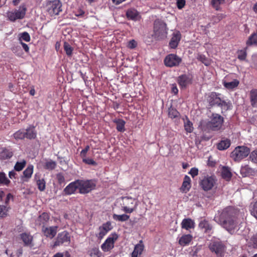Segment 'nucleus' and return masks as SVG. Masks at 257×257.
Listing matches in <instances>:
<instances>
[{
	"label": "nucleus",
	"mask_w": 257,
	"mask_h": 257,
	"mask_svg": "<svg viewBox=\"0 0 257 257\" xmlns=\"http://www.w3.org/2000/svg\"><path fill=\"white\" fill-rule=\"evenodd\" d=\"M100 254L98 248H93L90 251V255L91 257H100Z\"/></svg>",
	"instance_id": "50"
},
{
	"label": "nucleus",
	"mask_w": 257,
	"mask_h": 257,
	"mask_svg": "<svg viewBox=\"0 0 257 257\" xmlns=\"http://www.w3.org/2000/svg\"><path fill=\"white\" fill-rule=\"evenodd\" d=\"M21 44L22 45L23 49L24 50L27 52L28 53L29 51V47H28V45L23 43V42H20Z\"/></svg>",
	"instance_id": "62"
},
{
	"label": "nucleus",
	"mask_w": 257,
	"mask_h": 257,
	"mask_svg": "<svg viewBox=\"0 0 257 257\" xmlns=\"http://www.w3.org/2000/svg\"><path fill=\"white\" fill-rule=\"evenodd\" d=\"M26 164V162L25 160H22L21 162H18L16 164L14 169L16 171H20L23 170Z\"/></svg>",
	"instance_id": "42"
},
{
	"label": "nucleus",
	"mask_w": 257,
	"mask_h": 257,
	"mask_svg": "<svg viewBox=\"0 0 257 257\" xmlns=\"http://www.w3.org/2000/svg\"><path fill=\"white\" fill-rule=\"evenodd\" d=\"M181 62V59L175 54H169L167 56L164 60L166 66L170 67L177 66Z\"/></svg>",
	"instance_id": "13"
},
{
	"label": "nucleus",
	"mask_w": 257,
	"mask_h": 257,
	"mask_svg": "<svg viewBox=\"0 0 257 257\" xmlns=\"http://www.w3.org/2000/svg\"><path fill=\"white\" fill-rule=\"evenodd\" d=\"M116 124V129L118 131L120 132H123L125 131L124 125L125 121L121 119H118L115 121Z\"/></svg>",
	"instance_id": "37"
},
{
	"label": "nucleus",
	"mask_w": 257,
	"mask_h": 257,
	"mask_svg": "<svg viewBox=\"0 0 257 257\" xmlns=\"http://www.w3.org/2000/svg\"><path fill=\"white\" fill-rule=\"evenodd\" d=\"M218 106H219L221 108L222 111L223 110L226 111L228 109H231V103L229 101H226L225 100L221 99L220 104H219Z\"/></svg>",
	"instance_id": "38"
},
{
	"label": "nucleus",
	"mask_w": 257,
	"mask_h": 257,
	"mask_svg": "<svg viewBox=\"0 0 257 257\" xmlns=\"http://www.w3.org/2000/svg\"><path fill=\"white\" fill-rule=\"evenodd\" d=\"M50 218L49 215L46 213H43L36 220V224L39 225L45 226Z\"/></svg>",
	"instance_id": "23"
},
{
	"label": "nucleus",
	"mask_w": 257,
	"mask_h": 257,
	"mask_svg": "<svg viewBox=\"0 0 257 257\" xmlns=\"http://www.w3.org/2000/svg\"><path fill=\"white\" fill-rule=\"evenodd\" d=\"M34 166L32 165H29L23 172V178L24 181H28L32 176L33 173Z\"/></svg>",
	"instance_id": "29"
},
{
	"label": "nucleus",
	"mask_w": 257,
	"mask_h": 257,
	"mask_svg": "<svg viewBox=\"0 0 257 257\" xmlns=\"http://www.w3.org/2000/svg\"><path fill=\"white\" fill-rule=\"evenodd\" d=\"M10 181L7 178L6 174L4 173H0V184L8 185Z\"/></svg>",
	"instance_id": "47"
},
{
	"label": "nucleus",
	"mask_w": 257,
	"mask_h": 257,
	"mask_svg": "<svg viewBox=\"0 0 257 257\" xmlns=\"http://www.w3.org/2000/svg\"><path fill=\"white\" fill-rule=\"evenodd\" d=\"M112 217L113 219L116 221H125L129 219L130 216L126 214H123L121 215H117L116 214H114L113 215Z\"/></svg>",
	"instance_id": "36"
},
{
	"label": "nucleus",
	"mask_w": 257,
	"mask_h": 257,
	"mask_svg": "<svg viewBox=\"0 0 257 257\" xmlns=\"http://www.w3.org/2000/svg\"><path fill=\"white\" fill-rule=\"evenodd\" d=\"M79 193L86 194L94 189L96 182L93 180H78Z\"/></svg>",
	"instance_id": "6"
},
{
	"label": "nucleus",
	"mask_w": 257,
	"mask_h": 257,
	"mask_svg": "<svg viewBox=\"0 0 257 257\" xmlns=\"http://www.w3.org/2000/svg\"><path fill=\"white\" fill-rule=\"evenodd\" d=\"M221 175L223 178L229 180L232 176L230 169L227 167H222L221 169Z\"/></svg>",
	"instance_id": "32"
},
{
	"label": "nucleus",
	"mask_w": 257,
	"mask_h": 257,
	"mask_svg": "<svg viewBox=\"0 0 257 257\" xmlns=\"http://www.w3.org/2000/svg\"><path fill=\"white\" fill-rule=\"evenodd\" d=\"M126 15L128 19L137 21L139 18V14L137 10L134 9L128 10L126 13Z\"/></svg>",
	"instance_id": "26"
},
{
	"label": "nucleus",
	"mask_w": 257,
	"mask_h": 257,
	"mask_svg": "<svg viewBox=\"0 0 257 257\" xmlns=\"http://www.w3.org/2000/svg\"><path fill=\"white\" fill-rule=\"evenodd\" d=\"M9 208L4 205H0V218H3L8 215Z\"/></svg>",
	"instance_id": "48"
},
{
	"label": "nucleus",
	"mask_w": 257,
	"mask_h": 257,
	"mask_svg": "<svg viewBox=\"0 0 257 257\" xmlns=\"http://www.w3.org/2000/svg\"><path fill=\"white\" fill-rule=\"evenodd\" d=\"M47 12L51 17L58 15L62 10V4L59 0L47 1L46 4Z\"/></svg>",
	"instance_id": "4"
},
{
	"label": "nucleus",
	"mask_w": 257,
	"mask_h": 257,
	"mask_svg": "<svg viewBox=\"0 0 257 257\" xmlns=\"http://www.w3.org/2000/svg\"><path fill=\"white\" fill-rule=\"evenodd\" d=\"M191 188V179L190 178L186 175L183 180L182 185L180 188L181 191L183 192L186 193Z\"/></svg>",
	"instance_id": "22"
},
{
	"label": "nucleus",
	"mask_w": 257,
	"mask_h": 257,
	"mask_svg": "<svg viewBox=\"0 0 257 257\" xmlns=\"http://www.w3.org/2000/svg\"><path fill=\"white\" fill-rule=\"evenodd\" d=\"M16 175V173L14 171H10L9 173V176L10 178H13L15 177V175Z\"/></svg>",
	"instance_id": "64"
},
{
	"label": "nucleus",
	"mask_w": 257,
	"mask_h": 257,
	"mask_svg": "<svg viewBox=\"0 0 257 257\" xmlns=\"http://www.w3.org/2000/svg\"><path fill=\"white\" fill-rule=\"evenodd\" d=\"M192 125V123L188 119H186V120L184 122V127L187 132L191 133L193 131V127Z\"/></svg>",
	"instance_id": "44"
},
{
	"label": "nucleus",
	"mask_w": 257,
	"mask_h": 257,
	"mask_svg": "<svg viewBox=\"0 0 257 257\" xmlns=\"http://www.w3.org/2000/svg\"><path fill=\"white\" fill-rule=\"evenodd\" d=\"M177 82L181 88H185L191 83V78L189 76L186 74L182 75L178 77Z\"/></svg>",
	"instance_id": "17"
},
{
	"label": "nucleus",
	"mask_w": 257,
	"mask_h": 257,
	"mask_svg": "<svg viewBox=\"0 0 257 257\" xmlns=\"http://www.w3.org/2000/svg\"><path fill=\"white\" fill-rule=\"evenodd\" d=\"M19 41L20 42H22L23 40L26 42H29L30 41V36L27 32H23L19 35Z\"/></svg>",
	"instance_id": "46"
},
{
	"label": "nucleus",
	"mask_w": 257,
	"mask_h": 257,
	"mask_svg": "<svg viewBox=\"0 0 257 257\" xmlns=\"http://www.w3.org/2000/svg\"><path fill=\"white\" fill-rule=\"evenodd\" d=\"M199 227L200 229H203L205 233L212 232V226L205 219H203L200 222Z\"/></svg>",
	"instance_id": "20"
},
{
	"label": "nucleus",
	"mask_w": 257,
	"mask_h": 257,
	"mask_svg": "<svg viewBox=\"0 0 257 257\" xmlns=\"http://www.w3.org/2000/svg\"><path fill=\"white\" fill-rule=\"evenodd\" d=\"M89 146H87L84 149H83L80 152V156L82 158L86 157V153L89 150Z\"/></svg>",
	"instance_id": "59"
},
{
	"label": "nucleus",
	"mask_w": 257,
	"mask_h": 257,
	"mask_svg": "<svg viewBox=\"0 0 257 257\" xmlns=\"http://www.w3.org/2000/svg\"><path fill=\"white\" fill-rule=\"evenodd\" d=\"M77 190L79 191L78 180L68 185L64 189V192L66 195H71L75 193Z\"/></svg>",
	"instance_id": "16"
},
{
	"label": "nucleus",
	"mask_w": 257,
	"mask_h": 257,
	"mask_svg": "<svg viewBox=\"0 0 257 257\" xmlns=\"http://www.w3.org/2000/svg\"><path fill=\"white\" fill-rule=\"evenodd\" d=\"M167 30L166 24L162 20H156L154 24V34L155 38L162 40L167 37Z\"/></svg>",
	"instance_id": "3"
},
{
	"label": "nucleus",
	"mask_w": 257,
	"mask_h": 257,
	"mask_svg": "<svg viewBox=\"0 0 257 257\" xmlns=\"http://www.w3.org/2000/svg\"><path fill=\"white\" fill-rule=\"evenodd\" d=\"M27 11L25 5H22L19 8V10H16L14 11L8 12L7 13L8 19L12 22L15 21L17 19H22L24 18Z\"/></svg>",
	"instance_id": "7"
},
{
	"label": "nucleus",
	"mask_w": 257,
	"mask_h": 257,
	"mask_svg": "<svg viewBox=\"0 0 257 257\" xmlns=\"http://www.w3.org/2000/svg\"><path fill=\"white\" fill-rule=\"evenodd\" d=\"M121 210L125 213H131L135 211L138 206V200L130 196L121 198Z\"/></svg>",
	"instance_id": "2"
},
{
	"label": "nucleus",
	"mask_w": 257,
	"mask_h": 257,
	"mask_svg": "<svg viewBox=\"0 0 257 257\" xmlns=\"http://www.w3.org/2000/svg\"><path fill=\"white\" fill-rule=\"evenodd\" d=\"M181 225L183 228L189 230L194 227V222L190 218L184 219L181 223Z\"/></svg>",
	"instance_id": "28"
},
{
	"label": "nucleus",
	"mask_w": 257,
	"mask_h": 257,
	"mask_svg": "<svg viewBox=\"0 0 257 257\" xmlns=\"http://www.w3.org/2000/svg\"><path fill=\"white\" fill-rule=\"evenodd\" d=\"M247 46H250L252 45H257V34H253L248 38L246 41Z\"/></svg>",
	"instance_id": "39"
},
{
	"label": "nucleus",
	"mask_w": 257,
	"mask_h": 257,
	"mask_svg": "<svg viewBox=\"0 0 257 257\" xmlns=\"http://www.w3.org/2000/svg\"><path fill=\"white\" fill-rule=\"evenodd\" d=\"M223 118L218 114H213L211 120L208 123L209 127L213 131L220 130L223 125Z\"/></svg>",
	"instance_id": "9"
},
{
	"label": "nucleus",
	"mask_w": 257,
	"mask_h": 257,
	"mask_svg": "<svg viewBox=\"0 0 257 257\" xmlns=\"http://www.w3.org/2000/svg\"><path fill=\"white\" fill-rule=\"evenodd\" d=\"M224 3V0H211L212 7L216 10H219L220 6Z\"/></svg>",
	"instance_id": "43"
},
{
	"label": "nucleus",
	"mask_w": 257,
	"mask_h": 257,
	"mask_svg": "<svg viewBox=\"0 0 257 257\" xmlns=\"http://www.w3.org/2000/svg\"><path fill=\"white\" fill-rule=\"evenodd\" d=\"M21 238L25 245L32 246L33 237L30 233H23L21 234Z\"/></svg>",
	"instance_id": "24"
},
{
	"label": "nucleus",
	"mask_w": 257,
	"mask_h": 257,
	"mask_svg": "<svg viewBox=\"0 0 257 257\" xmlns=\"http://www.w3.org/2000/svg\"><path fill=\"white\" fill-rule=\"evenodd\" d=\"M58 228L57 226H43L42 228V232L44 236L50 239H52L56 235Z\"/></svg>",
	"instance_id": "14"
},
{
	"label": "nucleus",
	"mask_w": 257,
	"mask_h": 257,
	"mask_svg": "<svg viewBox=\"0 0 257 257\" xmlns=\"http://www.w3.org/2000/svg\"><path fill=\"white\" fill-rule=\"evenodd\" d=\"M14 137L16 140L24 139L25 138V131L23 130H20L14 134Z\"/></svg>",
	"instance_id": "45"
},
{
	"label": "nucleus",
	"mask_w": 257,
	"mask_h": 257,
	"mask_svg": "<svg viewBox=\"0 0 257 257\" xmlns=\"http://www.w3.org/2000/svg\"><path fill=\"white\" fill-rule=\"evenodd\" d=\"M177 8L179 9H182L185 5L186 2L185 0H176Z\"/></svg>",
	"instance_id": "58"
},
{
	"label": "nucleus",
	"mask_w": 257,
	"mask_h": 257,
	"mask_svg": "<svg viewBox=\"0 0 257 257\" xmlns=\"http://www.w3.org/2000/svg\"><path fill=\"white\" fill-rule=\"evenodd\" d=\"M225 17V15L223 14H218L214 17V21L215 22H218Z\"/></svg>",
	"instance_id": "60"
},
{
	"label": "nucleus",
	"mask_w": 257,
	"mask_h": 257,
	"mask_svg": "<svg viewBox=\"0 0 257 257\" xmlns=\"http://www.w3.org/2000/svg\"><path fill=\"white\" fill-rule=\"evenodd\" d=\"M197 59L204 63L206 66H208L210 64L209 60L203 55L199 54Z\"/></svg>",
	"instance_id": "49"
},
{
	"label": "nucleus",
	"mask_w": 257,
	"mask_h": 257,
	"mask_svg": "<svg viewBox=\"0 0 257 257\" xmlns=\"http://www.w3.org/2000/svg\"><path fill=\"white\" fill-rule=\"evenodd\" d=\"M168 115L172 118H176L179 116V112L175 108L170 107L168 110Z\"/></svg>",
	"instance_id": "40"
},
{
	"label": "nucleus",
	"mask_w": 257,
	"mask_h": 257,
	"mask_svg": "<svg viewBox=\"0 0 257 257\" xmlns=\"http://www.w3.org/2000/svg\"><path fill=\"white\" fill-rule=\"evenodd\" d=\"M246 56V52L244 50H240L238 52V58L241 60H245Z\"/></svg>",
	"instance_id": "55"
},
{
	"label": "nucleus",
	"mask_w": 257,
	"mask_h": 257,
	"mask_svg": "<svg viewBox=\"0 0 257 257\" xmlns=\"http://www.w3.org/2000/svg\"><path fill=\"white\" fill-rule=\"evenodd\" d=\"M71 237L68 232L66 231H62L58 233L54 246H59L63 244L67 245L70 242Z\"/></svg>",
	"instance_id": "11"
},
{
	"label": "nucleus",
	"mask_w": 257,
	"mask_h": 257,
	"mask_svg": "<svg viewBox=\"0 0 257 257\" xmlns=\"http://www.w3.org/2000/svg\"><path fill=\"white\" fill-rule=\"evenodd\" d=\"M250 100L253 107L257 106V89H252L250 91Z\"/></svg>",
	"instance_id": "30"
},
{
	"label": "nucleus",
	"mask_w": 257,
	"mask_h": 257,
	"mask_svg": "<svg viewBox=\"0 0 257 257\" xmlns=\"http://www.w3.org/2000/svg\"><path fill=\"white\" fill-rule=\"evenodd\" d=\"M12 51L18 56H21L23 54L20 46H16L12 48Z\"/></svg>",
	"instance_id": "52"
},
{
	"label": "nucleus",
	"mask_w": 257,
	"mask_h": 257,
	"mask_svg": "<svg viewBox=\"0 0 257 257\" xmlns=\"http://www.w3.org/2000/svg\"><path fill=\"white\" fill-rule=\"evenodd\" d=\"M25 131V138L31 140L34 139L37 136V133L34 126H30Z\"/></svg>",
	"instance_id": "25"
},
{
	"label": "nucleus",
	"mask_w": 257,
	"mask_h": 257,
	"mask_svg": "<svg viewBox=\"0 0 257 257\" xmlns=\"http://www.w3.org/2000/svg\"><path fill=\"white\" fill-rule=\"evenodd\" d=\"M224 86L228 89H232L236 87L239 84V81L237 79H234L231 82H226L225 81L223 82Z\"/></svg>",
	"instance_id": "33"
},
{
	"label": "nucleus",
	"mask_w": 257,
	"mask_h": 257,
	"mask_svg": "<svg viewBox=\"0 0 257 257\" xmlns=\"http://www.w3.org/2000/svg\"><path fill=\"white\" fill-rule=\"evenodd\" d=\"M209 248L218 256H221L225 251V246L219 240H211L209 244Z\"/></svg>",
	"instance_id": "8"
},
{
	"label": "nucleus",
	"mask_w": 257,
	"mask_h": 257,
	"mask_svg": "<svg viewBox=\"0 0 257 257\" xmlns=\"http://www.w3.org/2000/svg\"><path fill=\"white\" fill-rule=\"evenodd\" d=\"M172 92L174 94H177L178 92V88L176 84H173L172 86Z\"/></svg>",
	"instance_id": "63"
},
{
	"label": "nucleus",
	"mask_w": 257,
	"mask_h": 257,
	"mask_svg": "<svg viewBox=\"0 0 257 257\" xmlns=\"http://www.w3.org/2000/svg\"><path fill=\"white\" fill-rule=\"evenodd\" d=\"M137 43L134 40H131L128 44V47L131 49H134L136 47Z\"/></svg>",
	"instance_id": "61"
},
{
	"label": "nucleus",
	"mask_w": 257,
	"mask_h": 257,
	"mask_svg": "<svg viewBox=\"0 0 257 257\" xmlns=\"http://www.w3.org/2000/svg\"><path fill=\"white\" fill-rule=\"evenodd\" d=\"M237 211L232 207L225 208L221 213L218 212L214 217V220L229 231L236 226L235 216Z\"/></svg>",
	"instance_id": "1"
},
{
	"label": "nucleus",
	"mask_w": 257,
	"mask_h": 257,
	"mask_svg": "<svg viewBox=\"0 0 257 257\" xmlns=\"http://www.w3.org/2000/svg\"><path fill=\"white\" fill-rule=\"evenodd\" d=\"M249 243V245L252 246L253 248L257 247V235H253L250 238Z\"/></svg>",
	"instance_id": "53"
},
{
	"label": "nucleus",
	"mask_w": 257,
	"mask_h": 257,
	"mask_svg": "<svg viewBox=\"0 0 257 257\" xmlns=\"http://www.w3.org/2000/svg\"><path fill=\"white\" fill-rule=\"evenodd\" d=\"M111 229L112 227L109 222L103 223L99 226L98 228L99 232L96 234V236L98 239H101Z\"/></svg>",
	"instance_id": "15"
},
{
	"label": "nucleus",
	"mask_w": 257,
	"mask_h": 257,
	"mask_svg": "<svg viewBox=\"0 0 257 257\" xmlns=\"http://www.w3.org/2000/svg\"><path fill=\"white\" fill-rule=\"evenodd\" d=\"M44 168L49 170H52L56 167V163L51 160H46L43 165Z\"/></svg>",
	"instance_id": "35"
},
{
	"label": "nucleus",
	"mask_w": 257,
	"mask_h": 257,
	"mask_svg": "<svg viewBox=\"0 0 257 257\" xmlns=\"http://www.w3.org/2000/svg\"><path fill=\"white\" fill-rule=\"evenodd\" d=\"M251 213L257 219V201L253 204Z\"/></svg>",
	"instance_id": "56"
},
{
	"label": "nucleus",
	"mask_w": 257,
	"mask_h": 257,
	"mask_svg": "<svg viewBox=\"0 0 257 257\" xmlns=\"http://www.w3.org/2000/svg\"><path fill=\"white\" fill-rule=\"evenodd\" d=\"M230 146V141L228 139H225L220 141L217 145V148L219 150L227 149Z\"/></svg>",
	"instance_id": "31"
},
{
	"label": "nucleus",
	"mask_w": 257,
	"mask_h": 257,
	"mask_svg": "<svg viewBox=\"0 0 257 257\" xmlns=\"http://www.w3.org/2000/svg\"><path fill=\"white\" fill-rule=\"evenodd\" d=\"M82 160L84 163L88 165L92 166H96L97 165L96 162H95L93 159L86 158V157L82 158Z\"/></svg>",
	"instance_id": "51"
},
{
	"label": "nucleus",
	"mask_w": 257,
	"mask_h": 257,
	"mask_svg": "<svg viewBox=\"0 0 257 257\" xmlns=\"http://www.w3.org/2000/svg\"><path fill=\"white\" fill-rule=\"evenodd\" d=\"M189 174L191 175L193 178H194L198 175V169L195 167L192 168L189 171Z\"/></svg>",
	"instance_id": "57"
},
{
	"label": "nucleus",
	"mask_w": 257,
	"mask_h": 257,
	"mask_svg": "<svg viewBox=\"0 0 257 257\" xmlns=\"http://www.w3.org/2000/svg\"><path fill=\"white\" fill-rule=\"evenodd\" d=\"M251 161L257 164V150L252 152L249 156Z\"/></svg>",
	"instance_id": "54"
},
{
	"label": "nucleus",
	"mask_w": 257,
	"mask_h": 257,
	"mask_svg": "<svg viewBox=\"0 0 257 257\" xmlns=\"http://www.w3.org/2000/svg\"><path fill=\"white\" fill-rule=\"evenodd\" d=\"M221 99L218 96V95L215 92H212L209 96L208 101L210 105L219 106L220 104Z\"/></svg>",
	"instance_id": "19"
},
{
	"label": "nucleus",
	"mask_w": 257,
	"mask_h": 257,
	"mask_svg": "<svg viewBox=\"0 0 257 257\" xmlns=\"http://www.w3.org/2000/svg\"><path fill=\"white\" fill-rule=\"evenodd\" d=\"M192 240V236L187 234L183 235L179 239V243L182 246H185L189 244Z\"/></svg>",
	"instance_id": "34"
},
{
	"label": "nucleus",
	"mask_w": 257,
	"mask_h": 257,
	"mask_svg": "<svg viewBox=\"0 0 257 257\" xmlns=\"http://www.w3.org/2000/svg\"><path fill=\"white\" fill-rule=\"evenodd\" d=\"M144 248L143 241L141 240L138 244L135 245L134 250L132 253V257H140Z\"/></svg>",
	"instance_id": "21"
},
{
	"label": "nucleus",
	"mask_w": 257,
	"mask_h": 257,
	"mask_svg": "<svg viewBox=\"0 0 257 257\" xmlns=\"http://www.w3.org/2000/svg\"><path fill=\"white\" fill-rule=\"evenodd\" d=\"M215 184V178L213 176H204L200 179L199 185L202 189L207 191L212 189Z\"/></svg>",
	"instance_id": "10"
},
{
	"label": "nucleus",
	"mask_w": 257,
	"mask_h": 257,
	"mask_svg": "<svg viewBox=\"0 0 257 257\" xmlns=\"http://www.w3.org/2000/svg\"><path fill=\"white\" fill-rule=\"evenodd\" d=\"M118 235L116 233L111 234L101 245L103 251L106 252L110 250L114 247V243L117 239Z\"/></svg>",
	"instance_id": "12"
},
{
	"label": "nucleus",
	"mask_w": 257,
	"mask_h": 257,
	"mask_svg": "<svg viewBox=\"0 0 257 257\" xmlns=\"http://www.w3.org/2000/svg\"><path fill=\"white\" fill-rule=\"evenodd\" d=\"M181 39V34L179 32H177L175 33H174L172 36V37L171 39V41L169 43V46L170 47L174 49L176 48L180 41Z\"/></svg>",
	"instance_id": "18"
},
{
	"label": "nucleus",
	"mask_w": 257,
	"mask_h": 257,
	"mask_svg": "<svg viewBox=\"0 0 257 257\" xmlns=\"http://www.w3.org/2000/svg\"><path fill=\"white\" fill-rule=\"evenodd\" d=\"M35 179L36 181V183L38 186V189L40 191H43L46 188V182L44 178H40V176L35 175Z\"/></svg>",
	"instance_id": "27"
},
{
	"label": "nucleus",
	"mask_w": 257,
	"mask_h": 257,
	"mask_svg": "<svg viewBox=\"0 0 257 257\" xmlns=\"http://www.w3.org/2000/svg\"><path fill=\"white\" fill-rule=\"evenodd\" d=\"M64 49L68 56H71L72 54L73 48L67 42L64 43Z\"/></svg>",
	"instance_id": "41"
},
{
	"label": "nucleus",
	"mask_w": 257,
	"mask_h": 257,
	"mask_svg": "<svg viewBox=\"0 0 257 257\" xmlns=\"http://www.w3.org/2000/svg\"><path fill=\"white\" fill-rule=\"evenodd\" d=\"M250 152L249 149L246 147L238 146L231 153V157L235 161H239L248 156Z\"/></svg>",
	"instance_id": "5"
}]
</instances>
